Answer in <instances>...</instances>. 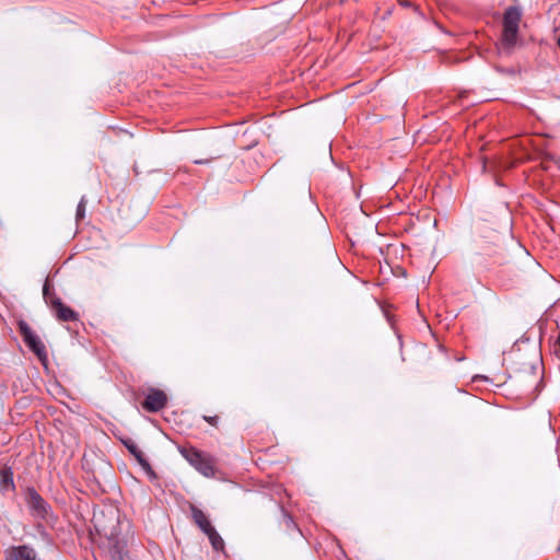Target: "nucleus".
<instances>
[{
  "label": "nucleus",
  "mask_w": 560,
  "mask_h": 560,
  "mask_svg": "<svg viewBox=\"0 0 560 560\" xmlns=\"http://www.w3.org/2000/svg\"><path fill=\"white\" fill-rule=\"evenodd\" d=\"M206 535L208 536L210 544L215 551H222L224 549V540L222 539V537L219 535L214 527L211 529V532H208Z\"/></svg>",
  "instance_id": "obj_10"
},
{
  "label": "nucleus",
  "mask_w": 560,
  "mask_h": 560,
  "mask_svg": "<svg viewBox=\"0 0 560 560\" xmlns=\"http://www.w3.org/2000/svg\"><path fill=\"white\" fill-rule=\"evenodd\" d=\"M167 402V396L164 392L160 390V389H151L143 404H142V407L148 410V411H151V412H156V411H160L161 409H163L165 407Z\"/></svg>",
  "instance_id": "obj_6"
},
{
  "label": "nucleus",
  "mask_w": 560,
  "mask_h": 560,
  "mask_svg": "<svg viewBox=\"0 0 560 560\" xmlns=\"http://www.w3.org/2000/svg\"><path fill=\"white\" fill-rule=\"evenodd\" d=\"M522 12L517 7H509L503 14V30L499 49L510 52L517 43Z\"/></svg>",
  "instance_id": "obj_1"
},
{
  "label": "nucleus",
  "mask_w": 560,
  "mask_h": 560,
  "mask_svg": "<svg viewBox=\"0 0 560 560\" xmlns=\"http://www.w3.org/2000/svg\"><path fill=\"white\" fill-rule=\"evenodd\" d=\"M191 517L195 524L205 533L211 532L213 528L211 522L208 520L207 515L197 506H190Z\"/></svg>",
  "instance_id": "obj_8"
},
{
  "label": "nucleus",
  "mask_w": 560,
  "mask_h": 560,
  "mask_svg": "<svg viewBox=\"0 0 560 560\" xmlns=\"http://www.w3.org/2000/svg\"><path fill=\"white\" fill-rule=\"evenodd\" d=\"M36 553L33 548L28 546L10 547L5 551V560H35Z\"/></svg>",
  "instance_id": "obj_7"
},
{
  "label": "nucleus",
  "mask_w": 560,
  "mask_h": 560,
  "mask_svg": "<svg viewBox=\"0 0 560 560\" xmlns=\"http://www.w3.org/2000/svg\"><path fill=\"white\" fill-rule=\"evenodd\" d=\"M558 550L560 551V545L558 546Z\"/></svg>",
  "instance_id": "obj_17"
},
{
  "label": "nucleus",
  "mask_w": 560,
  "mask_h": 560,
  "mask_svg": "<svg viewBox=\"0 0 560 560\" xmlns=\"http://www.w3.org/2000/svg\"><path fill=\"white\" fill-rule=\"evenodd\" d=\"M15 485L13 480V472L11 468L0 469V492H13Z\"/></svg>",
  "instance_id": "obj_9"
},
{
  "label": "nucleus",
  "mask_w": 560,
  "mask_h": 560,
  "mask_svg": "<svg viewBox=\"0 0 560 560\" xmlns=\"http://www.w3.org/2000/svg\"><path fill=\"white\" fill-rule=\"evenodd\" d=\"M95 528H96V530H97V532H104V535H106V536L108 535V534L106 533L105 528L101 527V525L95 524Z\"/></svg>",
  "instance_id": "obj_14"
},
{
  "label": "nucleus",
  "mask_w": 560,
  "mask_h": 560,
  "mask_svg": "<svg viewBox=\"0 0 560 560\" xmlns=\"http://www.w3.org/2000/svg\"><path fill=\"white\" fill-rule=\"evenodd\" d=\"M209 160H195L194 163L195 164H205V163H208Z\"/></svg>",
  "instance_id": "obj_15"
},
{
  "label": "nucleus",
  "mask_w": 560,
  "mask_h": 560,
  "mask_svg": "<svg viewBox=\"0 0 560 560\" xmlns=\"http://www.w3.org/2000/svg\"><path fill=\"white\" fill-rule=\"evenodd\" d=\"M19 331L23 337L24 342L34 352L38 360L46 365L48 361V354L46 346L42 339L36 335L35 331L24 320L19 322Z\"/></svg>",
  "instance_id": "obj_3"
},
{
  "label": "nucleus",
  "mask_w": 560,
  "mask_h": 560,
  "mask_svg": "<svg viewBox=\"0 0 560 560\" xmlns=\"http://www.w3.org/2000/svg\"><path fill=\"white\" fill-rule=\"evenodd\" d=\"M44 295L47 303L50 304L56 317L62 322H74L78 320L79 315L69 306L65 305L59 298L47 296V288H44Z\"/></svg>",
  "instance_id": "obj_5"
},
{
  "label": "nucleus",
  "mask_w": 560,
  "mask_h": 560,
  "mask_svg": "<svg viewBox=\"0 0 560 560\" xmlns=\"http://www.w3.org/2000/svg\"><path fill=\"white\" fill-rule=\"evenodd\" d=\"M205 421H207L209 424L217 427L219 423V417L218 416H203Z\"/></svg>",
  "instance_id": "obj_12"
},
{
  "label": "nucleus",
  "mask_w": 560,
  "mask_h": 560,
  "mask_svg": "<svg viewBox=\"0 0 560 560\" xmlns=\"http://www.w3.org/2000/svg\"><path fill=\"white\" fill-rule=\"evenodd\" d=\"M24 499L34 516L46 517L49 505L34 488L30 487L25 490Z\"/></svg>",
  "instance_id": "obj_4"
},
{
  "label": "nucleus",
  "mask_w": 560,
  "mask_h": 560,
  "mask_svg": "<svg viewBox=\"0 0 560 560\" xmlns=\"http://www.w3.org/2000/svg\"><path fill=\"white\" fill-rule=\"evenodd\" d=\"M182 456L205 477H214L215 462L212 456L195 447H183L179 450Z\"/></svg>",
  "instance_id": "obj_2"
},
{
  "label": "nucleus",
  "mask_w": 560,
  "mask_h": 560,
  "mask_svg": "<svg viewBox=\"0 0 560 560\" xmlns=\"http://www.w3.org/2000/svg\"><path fill=\"white\" fill-rule=\"evenodd\" d=\"M85 208H86V199H85V197H82L77 207L75 219L78 222L84 219Z\"/></svg>",
  "instance_id": "obj_11"
},
{
  "label": "nucleus",
  "mask_w": 560,
  "mask_h": 560,
  "mask_svg": "<svg viewBox=\"0 0 560 560\" xmlns=\"http://www.w3.org/2000/svg\"><path fill=\"white\" fill-rule=\"evenodd\" d=\"M558 46H559V48H560V37H559V39H558Z\"/></svg>",
  "instance_id": "obj_16"
},
{
  "label": "nucleus",
  "mask_w": 560,
  "mask_h": 560,
  "mask_svg": "<svg viewBox=\"0 0 560 560\" xmlns=\"http://www.w3.org/2000/svg\"><path fill=\"white\" fill-rule=\"evenodd\" d=\"M128 448L132 454H135L140 459L141 452H138L135 445L128 446Z\"/></svg>",
  "instance_id": "obj_13"
}]
</instances>
